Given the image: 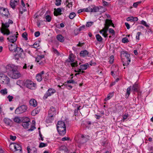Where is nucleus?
Returning a JSON list of instances; mask_svg holds the SVG:
<instances>
[{
  "instance_id": "obj_1",
  "label": "nucleus",
  "mask_w": 153,
  "mask_h": 153,
  "mask_svg": "<svg viewBox=\"0 0 153 153\" xmlns=\"http://www.w3.org/2000/svg\"><path fill=\"white\" fill-rule=\"evenodd\" d=\"M8 75L13 79H17L21 76V74L17 70V67L12 64H9L6 66Z\"/></svg>"
},
{
  "instance_id": "obj_2",
  "label": "nucleus",
  "mask_w": 153,
  "mask_h": 153,
  "mask_svg": "<svg viewBox=\"0 0 153 153\" xmlns=\"http://www.w3.org/2000/svg\"><path fill=\"white\" fill-rule=\"evenodd\" d=\"M57 130L61 136H63L66 133V128L64 122L59 121L56 125Z\"/></svg>"
},
{
  "instance_id": "obj_3",
  "label": "nucleus",
  "mask_w": 153,
  "mask_h": 153,
  "mask_svg": "<svg viewBox=\"0 0 153 153\" xmlns=\"http://www.w3.org/2000/svg\"><path fill=\"white\" fill-rule=\"evenodd\" d=\"M121 56L122 57H125L126 58L124 59V60H123V65L124 66L128 65L131 62V59L130 58V54L128 53L127 51H122L121 52Z\"/></svg>"
},
{
  "instance_id": "obj_4",
  "label": "nucleus",
  "mask_w": 153,
  "mask_h": 153,
  "mask_svg": "<svg viewBox=\"0 0 153 153\" xmlns=\"http://www.w3.org/2000/svg\"><path fill=\"white\" fill-rule=\"evenodd\" d=\"M9 27V23L6 22L5 23H1V27L0 29L1 32L4 35L8 36L10 34V32L8 28Z\"/></svg>"
},
{
  "instance_id": "obj_5",
  "label": "nucleus",
  "mask_w": 153,
  "mask_h": 153,
  "mask_svg": "<svg viewBox=\"0 0 153 153\" xmlns=\"http://www.w3.org/2000/svg\"><path fill=\"white\" fill-rule=\"evenodd\" d=\"M28 108L25 105H22L18 107L15 110V113L19 114L25 112Z\"/></svg>"
},
{
  "instance_id": "obj_6",
  "label": "nucleus",
  "mask_w": 153,
  "mask_h": 153,
  "mask_svg": "<svg viewBox=\"0 0 153 153\" xmlns=\"http://www.w3.org/2000/svg\"><path fill=\"white\" fill-rule=\"evenodd\" d=\"M24 85L27 88L30 89H33V88L35 87L36 86V83H34L32 81L28 79L26 81Z\"/></svg>"
},
{
  "instance_id": "obj_7",
  "label": "nucleus",
  "mask_w": 153,
  "mask_h": 153,
  "mask_svg": "<svg viewBox=\"0 0 153 153\" xmlns=\"http://www.w3.org/2000/svg\"><path fill=\"white\" fill-rule=\"evenodd\" d=\"M90 137L88 135H81V138L77 141V142L81 144H83L86 142L89 139Z\"/></svg>"
},
{
  "instance_id": "obj_8",
  "label": "nucleus",
  "mask_w": 153,
  "mask_h": 153,
  "mask_svg": "<svg viewBox=\"0 0 153 153\" xmlns=\"http://www.w3.org/2000/svg\"><path fill=\"white\" fill-rule=\"evenodd\" d=\"M17 34H14L9 36L7 38V39L10 43H14V42L16 41L17 39V36L16 35H18L17 32H16Z\"/></svg>"
},
{
  "instance_id": "obj_9",
  "label": "nucleus",
  "mask_w": 153,
  "mask_h": 153,
  "mask_svg": "<svg viewBox=\"0 0 153 153\" xmlns=\"http://www.w3.org/2000/svg\"><path fill=\"white\" fill-rule=\"evenodd\" d=\"M56 91L55 89L51 88L49 89L44 95L43 98L46 99L48 97L51 96Z\"/></svg>"
},
{
  "instance_id": "obj_10",
  "label": "nucleus",
  "mask_w": 153,
  "mask_h": 153,
  "mask_svg": "<svg viewBox=\"0 0 153 153\" xmlns=\"http://www.w3.org/2000/svg\"><path fill=\"white\" fill-rule=\"evenodd\" d=\"M0 14H1L2 16H5L6 18H7L8 17L9 12L7 9L3 7H0Z\"/></svg>"
},
{
  "instance_id": "obj_11",
  "label": "nucleus",
  "mask_w": 153,
  "mask_h": 153,
  "mask_svg": "<svg viewBox=\"0 0 153 153\" xmlns=\"http://www.w3.org/2000/svg\"><path fill=\"white\" fill-rule=\"evenodd\" d=\"M56 111L55 107L51 106L48 112V115L50 117H53L54 116L56 113Z\"/></svg>"
},
{
  "instance_id": "obj_12",
  "label": "nucleus",
  "mask_w": 153,
  "mask_h": 153,
  "mask_svg": "<svg viewBox=\"0 0 153 153\" xmlns=\"http://www.w3.org/2000/svg\"><path fill=\"white\" fill-rule=\"evenodd\" d=\"M0 76L1 77V79L3 82H5L7 83H8L10 82L9 78L7 76L3 74H0Z\"/></svg>"
},
{
  "instance_id": "obj_13",
  "label": "nucleus",
  "mask_w": 153,
  "mask_h": 153,
  "mask_svg": "<svg viewBox=\"0 0 153 153\" xmlns=\"http://www.w3.org/2000/svg\"><path fill=\"white\" fill-rule=\"evenodd\" d=\"M8 47L10 51L14 52L16 48H17V45L15 43L9 44Z\"/></svg>"
},
{
  "instance_id": "obj_14",
  "label": "nucleus",
  "mask_w": 153,
  "mask_h": 153,
  "mask_svg": "<svg viewBox=\"0 0 153 153\" xmlns=\"http://www.w3.org/2000/svg\"><path fill=\"white\" fill-rule=\"evenodd\" d=\"M44 74V72L42 71L40 73L36 74V78L37 81L38 82H40L42 80V75Z\"/></svg>"
},
{
  "instance_id": "obj_15",
  "label": "nucleus",
  "mask_w": 153,
  "mask_h": 153,
  "mask_svg": "<svg viewBox=\"0 0 153 153\" xmlns=\"http://www.w3.org/2000/svg\"><path fill=\"white\" fill-rule=\"evenodd\" d=\"M19 3L11 0L10 2V6L13 9L16 8V6Z\"/></svg>"
},
{
  "instance_id": "obj_16",
  "label": "nucleus",
  "mask_w": 153,
  "mask_h": 153,
  "mask_svg": "<svg viewBox=\"0 0 153 153\" xmlns=\"http://www.w3.org/2000/svg\"><path fill=\"white\" fill-rule=\"evenodd\" d=\"M89 54V52L87 51L84 50L82 51L80 53V56L81 57H84L87 56Z\"/></svg>"
},
{
  "instance_id": "obj_17",
  "label": "nucleus",
  "mask_w": 153,
  "mask_h": 153,
  "mask_svg": "<svg viewBox=\"0 0 153 153\" xmlns=\"http://www.w3.org/2000/svg\"><path fill=\"white\" fill-rule=\"evenodd\" d=\"M132 90L134 92H138L139 88V86L138 84L135 83L132 87Z\"/></svg>"
},
{
  "instance_id": "obj_18",
  "label": "nucleus",
  "mask_w": 153,
  "mask_h": 153,
  "mask_svg": "<svg viewBox=\"0 0 153 153\" xmlns=\"http://www.w3.org/2000/svg\"><path fill=\"white\" fill-rule=\"evenodd\" d=\"M14 52L16 53L17 55L20 56L22 53L23 52V50L21 48L18 47L17 46V48H16Z\"/></svg>"
},
{
  "instance_id": "obj_19",
  "label": "nucleus",
  "mask_w": 153,
  "mask_h": 153,
  "mask_svg": "<svg viewBox=\"0 0 153 153\" xmlns=\"http://www.w3.org/2000/svg\"><path fill=\"white\" fill-rule=\"evenodd\" d=\"M138 19L137 17H134L133 16L129 17L126 19L127 21H130L131 22H134L137 21Z\"/></svg>"
},
{
  "instance_id": "obj_20",
  "label": "nucleus",
  "mask_w": 153,
  "mask_h": 153,
  "mask_svg": "<svg viewBox=\"0 0 153 153\" xmlns=\"http://www.w3.org/2000/svg\"><path fill=\"white\" fill-rule=\"evenodd\" d=\"M55 11L54 12V16H57L61 14L62 10L60 8H58L57 9L55 8L54 9Z\"/></svg>"
},
{
  "instance_id": "obj_21",
  "label": "nucleus",
  "mask_w": 153,
  "mask_h": 153,
  "mask_svg": "<svg viewBox=\"0 0 153 153\" xmlns=\"http://www.w3.org/2000/svg\"><path fill=\"white\" fill-rule=\"evenodd\" d=\"M29 104L31 106L33 107H36L37 105L36 101L34 99H32L29 101Z\"/></svg>"
},
{
  "instance_id": "obj_22",
  "label": "nucleus",
  "mask_w": 153,
  "mask_h": 153,
  "mask_svg": "<svg viewBox=\"0 0 153 153\" xmlns=\"http://www.w3.org/2000/svg\"><path fill=\"white\" fill-rule=\"evenodd\" d=\"M14 147L15 149V151L22 150V147L21 146L18 144L14 143L13 144Z\"/></svg>"
},
{
  "instance_id": "obj_23",
  "label": "nucleus",
  "mask_w": 153,
  "mask_h": 153,
  "mask_svg": "<svg viewBox=\"0 0 153 153\" xmlns=\"http://www.w3.org/2000/svg\"><path fill=\"white\" fill-rule=\"evenodd\" d=\"M131 88V87L130 86L127 88L126 92L125 94V97L126 98H128L130 94Z\"/></svg>"
},
{
  "instance_id": "obj_24",
  "label": "nucleus",
  "mask_w": 153,
  "mask_h": 153,
  "mask_svg": "<svg viewBox=\"0 0 153 153\" xmlns=\"http://www.w3.org/2000/svg\"><path fill=\"white\" fill-rule=\"evenodd\" d=\"M33 65H30V64H25L23 66V69H26L27 68L29 70V69H32L33 68Z\"/></svg>"
},
{
  "instance_id": "obj_25",
  "label": "nucleus",
  "mask_w": 153,
  "mask_h": 153,
  "mask_svg": "<svg viewBox=\"0 0 153 153\" xmlns=\"http://www.w3.org/2000/svg\"><path fill=\"white\" fill-rule=\"evenodd\" d=\"M53 117H50V116L48 115V117H47L46 120V121L47 123H52V121L53 120Z\"/></svg>"
},
{
  "instance_id": "obj_26",
  "label": "nucleus",
  "mask_w": 153,
  "mask_h": 153,
  "mask_svg": "<svg viewBox=\"0 0 153 153\" xmlns=\"http://www.w3.org/2000/svg\"><path fill=\"white\" fill-rule=\"evenodd\" d=\"M57 39L61 42H63L64 41V37L61 35H59L57 36Z\"/></svg>"
},
{
  "instance_id": "obj_27",
  "label": "nucleus",
  "mask_w": 153,
  "mask_h": 153,
  "mask_svg": "<svg viewBox=\"0 0 153 153\" xmlns=\"http://www.w3.org/2000/svg\"><path fill=\"white\" fill-rule=\"evenodd\" d=\"M88 66L89 64L88 63H86L85 64L81 65L80 68L82 70H85L88 67Z\"/></svg>"
},
{
  "instance_id": "obj_28",
  "label": "nucleus",
  "mask_w": 153,
  "mask_h": 153,
  "mask_svg": "<svg viewBox=\"0 0 153 153\" xmlns=\"http://www.w3.org/2000/svg\"><path fill=\"white\" fill-rule=\"evenodd\" d=\"M113 96V93H111L109 94L107 96V97L104 99L105 101H107L110 99Z\"/></svg>"
},
{
  "instance_id": "obj_29",
  "label": "nucleus",
  "mask_w": 153,
  "mask_h": 153,
  "mask_svg": "<svg viewBox=\"0 0 153 153\" xmlns=\"http://www.w3.org/2000/svg\"><path fill=\"white\" fill-rule=\"evenodd\" d=\"M99 8L95 5H92V12H96L99 11Z\"/></svg>"
},
{
  "instance_id": "obj_30",
  "label": "nucleus",
  "mask_w": 153,
  "mask_h": 153,
  "mask_svg": "<svg viewBox=\"0 0 153 153\" xmlns=\"http://www.w3.org/2000/svg\"><path fill=\"white\" fill-rule=\"evenodd\" d=\"M21 121L22 123L30 122V119L27 117H23L21 118Z\"/></svg>"
},
{
  "instance_id": "obj_31",
  "label": "nucleus",
  "mask_w": 153,
  "mask_h": 153,
  "mask_svg": "<svg viewBox=\"0 0 153 153\" xmlns=\"http://www.w3.org/2000/svg\"><path fill=\"white\" fill-rule=\"evenodd\" d=\"M72 4L73 2L71 1L69 2V0H67L65 3V4L66 5V6L69 8L72 7Z\"/></svg>"
},
{
  "instance_id": "obj_32",
  "label": "nucleus",
  "mask_w": 153,
  "mask_h": 153,
  "mask_svg": "<svg viewBox=\"0 0 153 153\" xmlns=\"http://www.w3.org/2000/svg\"><path fill=\"white\" fill-rule=\"evenodd\" d=\"M4 123L7 125H9L11 121V120L7 118H5L4 120Z\"/></svg>"
},
{
  "instance_id": "obj_33",
  "label": "nucleus",
  "mask_w": 153,
  "mask_h": 153,
  "mask_svg": "<svg viewBox=\"0 0 153 153\" xmlns=\"http://www.w3.org/2000/svg\"><path fill=\"white\" fill-rule=\"evenodd\" d=\"M30 122L22 123V126L25 128H27L30 125Z\"/></svg>"
},
{
  "instance_id": "obj_34",
  "label": "nucleus",
  "mask_w": 153,
  "mask_h": 153,
  "mask_svg": "<svg viewBox=\"0 0 153 153\" xmlns=\"http://www.w3.org/2000/svg\"><path fill=\"white\" fill-rule=\"evenodd\" d=\"M96 37L97 41L99 42H101L102 41V37L99 34H97L96 36Z\"/></svg>"
},
{
  "instance_id": "obj_35",
  "label": "nucleus",
  "mask_w": 153,
  "mask_h": 153,
  "mask_svg": "<svg viewBox=\"0 0 153 153\" xmlns=\"http://www.w3.org/2000/svg\"><path fill=\"white\" fill-rule=\"evenodd\" d=\"M13 121L16 123H19L21 121V119L20 117H16L14 118Z\"/></svg>"
},
{
  "instance_id": "obj_36",
  "label": "nucleus",
  "mask_w": 153,
  "mask_h": 153,
  "mask_svg": "<svg viewBox=\"0 0 153 153\" xmlns=\"http://www.w3.org/2000/svg\"><path fill=\"white\" fill-rule=\"evenodd\" d=\"M0 93L2 95H5L7 94V91L6 88L2 89L0 91Z\"/></svg>"
},
{
  "instance_id": "obj_37",
  "label": "nucleus",
  "mask_w": 153,
  "mask_h": 153,
  "mask_svg": "<svg viewBox=\"0 0 153 153\" xmlns=\"http://www.w3.org/2000/svg\"><path fill=\"white\" fill-rule=\"evenodd\" d=\"M52 51L55 54H56V55L57 56H59L60 55V53L58 52V51L56 49L54 48H52Z\"/></svg>"
},
{
  "instance_id": "obj_38",
  "label": "nucleus",
  "mask_w": 153,
  "mask_h": 153,
  "mask_svg": "<svg viewBox=\"0 0 153 153\" xmlns=\"http://www.w3.org/2000/svg\"><path fill=\"white\" fill-rule=\"evenodd\" d=\"M39 46V42H36L32 46V47L36 49Z\"/></svg>"
},
{
  "instance_id": "obj_39",
  "label": "nucleus",
  "mask_w": 153,
  "mask_h": 153,
  "mask_svg": "<svg viewBox=\"0 0 153 153\" xmlns=\"http://www.w3.org/2000/svg\"><path fill=\"white\" fill-rule=\"evenodd\" d=\"M66 62L69 63L73 62H74V59L72 58V56L70 55L68 57V59L66 60Z\"/></svg>"
},
{
  "instance_id": "obj_40",
  "label": "nucleus",
  "mask_w": 153,
  "mask_h": 153,
  "mask_svg": "<svg viewBox=\"0 0 153 153\" xmlns=\"http://www.w3.org/2000/svg\"><path fill=\"white\" fill-rule=\"evenodd\" d=\"M45 18L46 20V21L48 22H51V16L49 15H47L45 16Z\"/></svg>"
},
{
  "instance_id": "obj_41",
  "label": "nucleus",
  "mask_w": 153,
  "mask_h": 153,
  "mask_svg": "<svg viewBox=\"0 0 153 153\" xmlns=\"http://www.w3.org/2000/svg\"><path fill=\"white\" fill-rule=\"evenodd\" d=\"M76 16L75 13L74 12L71 13L69 16V17L71 19H73Z\"/></svg>"
},
{
  "instance_id": "obj_42",
  "label": "nucleus",
  "mask_w": 153,
  "mask_h": 153,
  "mask_svg": "<svg viewBox=\"0 0 153 153\" xmlns=\"http://www.w3.org/2000/svg\"><path fill=\"white\" fill-rule=\"evenodd\" d=\"M22 37L25 38V40H27L28 39L27 38V34L26 32L23 33L22 35Z\"/></svg>"
},
{
  "instance_id": "obj_43",
  "label": "nucleus",
  "mask_w": 153,
  "mask_h": 153,
  "mask_svg": "<svg viewBox=\"0 0 153 153\" xmlns=\"http://www.w3.org/2000/svg\"><path fill=\"white\" fill-rule=\"evenodd\" d=\"M114 60V57L113 55H111L110 57L109 63L111 64H112Z\"/></svg>"
},
{
  "instance_id": "obj_44",
  "label": "nucleus",
  "mask_w": 153,
  "mask_h": 153,
  "mask_svg": "<svg viewBox=\"0 0 153 153\" xmlns=\"http://www.w3.org/2000/svg\"><path fill=\"white\" fill-rule=\"evenodd\" d=\"M47 146V143L42 142L40 143L39 145V148H42L46 146Z\"/></svg>"
},
{
  "instance_id": "obj_45",
  "label": "nucleus",
  "mask_w": 153,
  "mask_h": 153,
  "mask_svg": "<svg viewBox=\"0 0 153 153\" xmlns=\"http://www.w3.org/2000/svg\"><path fill=\"white\" fill-rule=\"evenodd\" d=\"M105 28H104L108 30L109 27L110 26V24L108 23V21H106V19L105 20Z\"/></svg>"
},
{
  "instance_id": "obj_46",
  "label": "nucleus",
  "mask_w": 153,
  "mask_h": 153,
  "mask_svg": "<svg viewBox=\"0 0 153 153\" xmlns=\"http://www.w3.org/2000/svg\"><path fill=\"white\" fill-rule=\"evenodd\" d=\"M106 21H108V23L110 24V25H111L113 27H114V25L112 23V21L108 19H106Z\"/></svg>"
},
{
  "instance_id": "obj_47",
  "label": "nucleus",
  "mask_w": 153,
  "mask_h": 153,
  "mask_svg": "<svg viewBox=\"0 0 153 153\" xmlns=\"http://www.w3.org/2000/svg\"><path fill=\"white\" fill-rule=\"evenodd\" d=\"M122 42L124 43H127L129 42V41L128 40V39L126 37L123 38L122 39Z\"/></svg>"
},
{
  "instance_id": "obj_48",
  "label": "nucleus",
  "mask_w": 153,
  "mask_h": 153,
  "mask_svg": "<svg viewBox=\"0 0 153 153\" xmlns=\"http://www.w3.org/2000/svg\"><path fill=\"white\" fill-rule=\"evenodd\" d=\"M141 2V1H138L135 3H134L133 6L135 7H136L139 4H140Z\"/></svg>"
},
{
  "instance_id": "obj_49",
  "label": "nucleus",
  "mask_w": 153,
  "mask_h": 153,
  "mask_svg": "<svg viewBox=\"0 0 153 153\" xmlns=\"http://www.w3.org/2000/svg\"><path fill=\"white\" fill-rule=\"evenodd\" d=\"M93 24V22H87L86 23V26L87 27H89L91 26Z\"/></svg>"
},
{
  "instance_id": "obj_50",
  "label": "nucleus",
  "mask_w": 153,
  "mask_h": 153,
  "mask_svg": "<svg viewBox=\"0 0 153 153\" xmlns=\"http://www.w3.org/2000/svg\"><path fill=\"white\" fill-rule=\"evenodd\" d=\"M56 2L55 3V5L57 6H59L61 4V0H56Z\"/></svg>"
},
{
  "instance_id": "obj_51",
  "label": "nucleus",
  "mask_w": 153,
  "mask_h": 153,
  "mask_svg": "<svg viewBox=\"0 0 153 153\" xmlns=\"http://www.w3.org/2000/svg\"><path fill=\"white\" fill-rule=\"evenodd\" d=\"M141 24L145 26H146L147 27H149V26L147 25L146 22L145 21H144L143 20H142L141 21Z\"/></svg>"
},
{
  "instance_id": "obj_52",
  "label": "nucleus",
  "mask_w": 153,
  "mask_h": 153,
  "mask_svg": "<svg viewBox=\"0 0 153 153\" xmlns=\"http://www.w3.org/2000/svg\"><path fill=\"white\" fill-rule=\"evenodd\" d=\"M141 33L140 32H138L137 33V34L136 36V39L139 40V36H140L141 34Z\"/></svg>"
},
{
  "instance_id": "obj_53",
  "label": "nucleus",
  "mask_w": 153,
  "mask_h": 153,
  "mask_svg": "<svg viewBox=\"0 0 153 153\" xmlns=\"http://www.w3.org/2000/svg\"><path fill=\"white\" fill-rule=\"evenodd\" d=\"M128 114H124L123 116V121L124 122L125 121V120H126L128 117Z\"/></svg>"
},
{
  "instance_id": "obj_54",
  "label": "nucleus",
  "mask_w": 153,
  "mask_h": 153,
  "mask_svg": "<svg viewBox=\"0 0 153 153\" xmlns=\"http://www.w3.org/2000/svg\"><path fill=\"white\" fill-rule=\"evenodd\" d=\"M87 9L88 12H92V5L89 6Z\"/></svg>"
},
{
  "instance_id": "obj_55",
  "label": "nucleus",
  "mask_w": 153,
  "mask_h": 153,
  "mask_svg": "<svg viewBox=\"0 0 153 153\" xmlns=\"http://www.w3.org/2000/svg\"><path fill=\"white\" fill-rule=\"evenodd\" d=\"M109 33L112 34V35H114L115 31L112 28H110L109 29Z\"/></svg>"
},
{
  "instance_id": "obj_56",
  "label": "nucleus",
  "mask_w": 153,
  "mask_h": 153,
  "mask_svg": "<svg viewBox=\"0 0 153 153\" xmlns=\"http://www.w3.org/2000/svg\"><path fill=\"white\" fill-rule=\"evenodd\" d=\"M7 98L8 99L9 102H11L12 101V100L13 98V96L9 95L7 97Z\"/></svg>"
},
{
  "instance_id": "obj_57",
  "label": "nucleus",
  "mask_w": 153,
  "mask_h": 153,
  "mask_svg": "<svg viewBox=\"0 0 153 153\" xmlns=\"http://www.w3.org/2000/svg\"><path fill=\"white\" fill-rule=\"evenodd\" d=\"M16 136H13L12 135H10V140L13 141H14L16 139Z\"/></svg>"
},
{
  "instance_id": "obj_58",
  "label": "nucleus",
  "mask_w": 153,
  "mask_h": 153,
  "mask_svg": "<svg viewBox=\"0 0 153 153\" xmlns=\"http://www.w3.org/2000/svg\"><path fill=\"white\" fill-rule=\"evenodd\" d=\"M41 59L40 56H38L36 58L35 61H36L37 62H40V61L41 60Z\"/></svg>"
},
{
  "instance_id": "obj_59",
  "label": "nucleus",
  "mask_w": 153,
  "mask_h": 153,
  "mask_svg": "<svg viewBox=\"0 0 153 153\" xmlns=\"http://www.w3.org/2000/svg\"><path fill=\"white\" fill-rule=\"evenodd\" d=\"M102 4L103 6H107L108 5V3L106 1H105L104 0L102 1Z\"/></svg>"
},
{
  "instance_id": "obj_60",
  "label": "nucleus",
  "mask_w": 153,
  "mask_h": 153,
  "mask_svg": "<svg viewBox=\"0 0 153 153\" xmlns=\"http://www.w3.org/2000/svg\"><path fill=\"white\" fill-rule=\"evenodd\" d=\"M39 137H40V138L41 140L42 141H43V140H44V139H43V137L42 136V135L41 134L40 131H39Z\"/></svg>"
},
{
  "instance_id": "obj_61",
  "label": "nucleus",
  "mask_w": 153,
  "mask_h": 153,
  "mask_svg": "<svg viewBox=\"0 0 153 153\" xmlns=\"http://www.w3.org/2000/svg\"><path fill=\"white\" fill-rule=\"evenodd\" d=\"M40 35V33L39 31H36L34 33V35L36 37H38Z\"/></svg>"
},
{
  "instance_id": "obj_62",
  "label": "nucleus",
  "mask_w": 153,
  "mask_h": 153,
  "mask_svg": "<svg viewBox=\"0 0 153 153\" xmlns=\"http://www.w3.org/2000/svg\"><path fill=\"white\" fill-rule=\"evenodd\" d=\"M84 124H85L86 125H90L91 124V122L88 120H87L85 122Z\"/></svg>"
},
{
  "instance_id": "obj_63",
  "label": "nucleus",
  "mask_w": 153,
  "mask_h": 153,
  "mask_svg": "<svg viewBox=\"0 0 153 153\" xmlns=\"http://www.w3.org/2000/svg\"><path fill=\"white\" fill-rule=\"evenodd\" d=\"M85 26L84 25H83L82 26L80 27L78 29V30L80 32L82 30L85 28Z\"/></svg>"
},
{
  "instance_id": "obj_64",
  "label": "nucleus",
  "mask_w": 153,
  "mask_h": 153,
  "mask_svg": "<svg viewBox=\"0 0 153 153\" xmlns=\"http://www.w3.org/2000/svg\"><path fill=\"white\" fill-rule=\"evenodd\" d=\"M66 82L67 83H74V81L73 80L71 79L67 81Z\"/></svg>"
}]
</instances>
